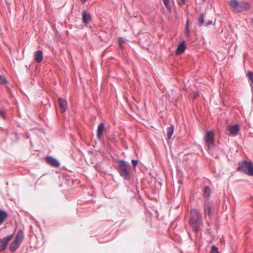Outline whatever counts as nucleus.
<instances>
[{
    "mask_svg": "<svg viewBox=\"0 0 253 253\" xmlns=\"http://www.w3.org/2000/svg\"><path fill=\"white\" fill-rule=\"evenodd\" d=\"M185 44L184 42H182L178 44L176 49V54H180L183 53L185 50Z\"/></svg>",
    "mask_w": 253,
    "mask_h": 253,
    "instance_id": "14",
    "label": "nucleus"
},
{
    "mask_svg": "<svg viewBox=\"0 0 253 253\" xmlns=\"http://www.w3.org/2000/svg\"><path fill=\"white\" fill-rule=\"evenodd\" d=\"M204 209L206 214L210 215L211 213V204L209 202H206Z\"/></svg>",
    "mask_w": 253,
    "mask_h": 253,
    "instance_id": "17",
    "label": "nucleus"
},
{
    "mask_svg": "<svg viewBox=\"0 0 253 253\" xmlns=\"http://www.w3.org/2000/svg\"><path fill=\"white\" fill-rule=\"evenodd\" d=\"M174 127L173 126H170L167 128V136L168 139H170L173 133Z\"/></svg>",
    "mask_w": 253,
    "mask_h": 253,
    "instance_id": "18",
    "label": "nucleus"
},
{
    "mask_svg": "<svg viewBox=\"0 0 253 253\" xmlns=\"http://www.w3.org/2000/svg\"><path fill=\"white\" fill-rule=\"evenodd\" d=\"M247 76L249 77L250 81L253 84V72L251 71H248L247 73Z\"/></svg>",
    "mask_w": 253,
    "mask_h": 253,
    "instance_id": "22",
    "label": "nucleus"
},
{
    "mask_svg": "<svg viewBox=\"0 0 253 253\" xmlns=\"http://www.w3.org/2000/svg\"><path fill=\"white\" fill-rule=\"evenodd\" d=\"M128 168V165L126 161L121 160L118 162V171L125 179L128 178L129 175Z\"/></svg>",
    "mask_w": 253,
    "mask_h": 253,
    "instance_id": "4",
    "label": "nucleus"
},
{
    "mask_svg": "<svg viewBox=\"0 0 253 253\" xmlns=\"http://www.w3.org/2000/svg\"><path fill=\"white\" fill-rule=\"evenodd\" d=\"M238 170L253 176V164L251 162L242 161L239 163Z\"/></svg>",
    "mask_w": 253,
    "mask_h": 253,
    "instance_id": "2",
    "label": "nucleus"
},
{
    "mask_svg": "<svg viewBox=\"0 0 253 253\" xmlns=\"http://www.w3.org/2000/svg\"><path fill=\"white\" fill-rule=\"evenodd\" d=\"M185 33L186 36L187 37H188L190 35L189 29V27H188V20L187 21V24H186V26L185 27Z\"/></svg>",
    "mask_w": 253,
    "mask_h": 253,
    "instance_id": "23",
    "label": "nucleus"
},
{
    "mask_svg": "<svg viewBox=\"0 0 253 253\" xmlns=\"http://www.w3.org/2000/svg\"><path fill=\"white\" fill-rule=\"evenodd\" d=\"M84 3L87 0H81Z\"/></svg>",
    "mask_w": 253,
    "mask_h": 253,
    "instance_id": "29",
    "label": "nucleus"
},
{
    "mask_svg": "<svg viewBox=\"0 0 253 253\" xmlns=\"http://www.w3.org/2000/svg\"><path fill=\"white\" fill-rule=\"evenodd\" d=\"M58 103L61 109V111L62 112H64L66 111L67 108V101L62 98H58Z\"/></svg>",
    "mask_w": 253,
    "mask_h": 253,
    "instance_id": "11",
    "label": "nucleus"
},
{
    "mask_svg": "<svg viewBox=\"0 0 253 253\" xmlns=\"http://www.w3.org/2000/svg\"><path fill=\"white\" fill-rule=\"evenodd\" d=\"M211 253H218L217 248L214 245L212 246Z\"/></svg>",
    "mask_w": 253,
    "mask_h": 253,
    "instance_id": "24",
    "label": "nucleus"
},
{
    "mask_svg": "<svg viewBox=\"0 0 253 253\" xmlns=\"http://www.w3.org/2000/svg\"><path fill=\"white\" fill-rule=\"evenodd\" d=\"M13 238V235L11 234L0 240V251H3L6 248L9 242Z\"/></svg>",
    "mask_w": 253,
    "mask_h": 253,
    "instance_id": "5",
    "label": "nucleus"
},
{
    "mask_svg": "<svg viewBox=\"0 0 253 253\" xmlns=\"http://www.w3.org/2000/svg\"><path fill=\"white\" fill-rule=\"evenodd\" d=\"M229 4L232 10L235 12L247 11L250 8V4L245 1H238L236 0H232L229 1Z\"/></svg>",
    "mask_w": 253,
    "mask_h": 253,
    "instance_id": "1",
    "label": "nucleus"
},
{
    "mask_svg": "<svg viewBox=\"0 0 253 253\" xmlns=\"http://www.w3.org/2000/svg\"><path fill=\"white\" fill-rule=\"evenodd\" d=\"M105 129V126L103 123H100L99 124L97 130V137L98 138H100L103 132Z\"/></svg>",
    "mask_w": 253,
    "mask_h": 253,
    "instance_id": "13",
    "label": "nucleus"
},
{
    "mask_svg": "<svg viewBox=\"0 0 253 253\" xmlns=\"http://www.w3.org/2000/svg\"><path fill=\"white\" fill-rule=\"evenodd\" d=\"M252 22H253V19H252Z\"/></svg>",
    "mask_w": 253,
    "mask_h": 253,
    "instance_id": "30",
    "label": "nucleus"
},
{
    "mask_svg": "<svg viewBox=\"0 0 253 253\" xmlns=\"http://www.w3.org/2000/svg\"><path fill=\"white\" fill-rule=\"evenodd\" d=\"M7 217V212L0 209V224H1L4 222Z\"/></svg>",
    "mask_w": 253,
    "mask_h": 253,
    "instance_id": "15",
    "label": "nucleus"
},
{
    "mask_svg": "<svg viewBox=\"0 0 253 253\" xmlns=\"http://www.w3.org/2000/svg\"><path fill=\"white\" fill-rule=\"evenodd\" d=\"M210 192H211V189L210 187H207V186L205 187L204 192H205V195H206L207 197H209L210 194Z\"/></svg>",
    "mask_w": 253,
    "mask_h": 253,
    "instance_id": "21",
    "label": "nucleus"
},
{
    "mask_svg": "<svg viewBox=\"0 0 253 253\" xmlns=\"http://www.w3.org/2000/svg\"><path fill=\"white\" fill-rule=\"evenodd\" d=\"M82 15L83 21L85 24H87L91 21V16L89 13L86 12L85 10L82 11Z\"/></svg>",
    "mask_w": 253,
    "mask_h": 253,
    "instance_id": "10",
    "label": "nucleus"
},
{
    "mask_svg": "<svg viewBox=\"0 0 253 253\" xmlns=\"http://www.w3.org/2000/svg\"><path fill=\"white\" fill-rule=\"evenodd\" d=\"M23 239V233L22 231H18L14 241L9 246V250L12 252L15 251L19 247Z\"/></svg>",
    "mask_w": 253,
    "mask_h": 253,
    "instance_id": "3",
    "label": "nucleus"
},
{
    "mask_svg": "<svg viewBox=\"0 0 253 253\" xmlns=\"http://www.w3.org/2000/svg\"><path fill=\"white\" fill-rule=\"evenodd\" d=\"M137 163H138V162L136 160H132V164L133 168H135L136 166Z\"/></svg>",
    "mask_w": 253,
    "mask_h": 253,
    "instance_id": "26",
    "label": "nucleus"
},
{
    "mask_svg": "<svg viewBox=\"0 0 253 253\" xmlns=\"http://www.w3.org/2000/svg\"><path fill=\"white\" fill-rule=\"evenodd\" d=\"M0 115L4 119L5 118V112L4 111L0 110Z\"/></svg>",
    "mask_w": 253,
    "mask_h": 253,
    "instance_id": "27",
    "label": "nucleus"
},
{
    "mask_svg": "<svg viewBox=\"0 0 253 253\" xmlns=\"http://www.w3.org/2000/svg\"><path fill=\"white\" fill-rule=\"evenodd\" d=\"M0 84L2 85H6L7 81L6 80L4 77L0 75Z\"/></svg>",
    "mask_w": 253,
    "mask_h": 253,
    "instance_id": "19",
    "label": "nucleus"
},
{
    "mask_svg": "<svg viewBox=\"0 0 253 253\" xmlns=\"http://www.w3.org/2000/svg\"><path fill=\"white\" fill-rule=\"evenodd\" d=\"M35 60L36 62L40 63L42 62L43 59V53L41 50H39L34 52Z\"/></svg>",
    "mask_w": 253,
    "mask_h": 253,
    "instance_id": "12",
    "label": "nucleus"
},
{
    "mask_svg": "<svg viewBox=\"0 0 253 253\" xmlns=\"http://www.w3.org/2000/svg\"><path fill=\"white\" fill-rule=\"evenodd\" d=\"M164 4L165 5L166 7L168 9L169 11H170L171 7L169 5V0H163Z\"/></svg>",
    "mask_w": 253,
    "mask_h": 253,
    "instance_id": "20",
    "label": "nucleus"
},
{
    "mask_svg": "<svg viewBox=\"0 0 253 253\" xmlns=\"http://www.w3.org/2000/svg\"><path fill=\"white\" fill-rule=\"evenodd\" d=\"M205 140L209 147L214 144V133L212 131H207L205 136Z\"/></svg>",
    "mask_w": 253,
    "mask_h": 253,
    "instance_id": "7",
    "label": "nucleus"
},
{
    "mask_svg": "<svg viewBox=\"0 0 253 253\" xmlns=\"http://www.w3.org/2000/svg\"><path fill=\"white\" fill-rule=\"evenodd\" d=\"M199 22L200 23V25L201 26L204 23V16L203 14L201 15L199 18Z\"/></svg>",
    "mask_w": 253,
    "mask_h": 253,
    "instance_id": "25",
    "label": "nucleus"
},
{
    "mask_svg": "<svg viewBox=\"0 0 253 253\" xmlns=\"http://www.w3.org/2000/svg\"><path fill=\"white\" fill-rule=\"evenodd\" d=\"M185 1V0H180V1H179V3L181 5H183V4H184Z\"/></svg>",
    "mask_w": 253,
    "mask_h": 253,
    "instance_id": "28",
    "label": "nucleus"
},
{
    "mask_svg": "<svg viewBox=\"0 0 253 253\" xmlns=\"http://www.w3.org/2000/svg\"><path fill=\"white\" fill-rule=\"evenodd\" d=\"M201 218L200 213L197 210L193 209L191 211L190 222H200Z\"/></svg>",
    "mask_w": 253,
    "mask_h": 253,
    "instance_id": "6",
    "label": "nucleus"
},
{
    "mask_svg": "<svg viewBox=\"0 0 253 253\" xmlns=\"http://www.w3.org/2000/svg\"><path fill=\"white\" fill-rule=\"evenodd\" d=\"M45 161L47 163L54 167H58L59 166V163L58 161L51 157H46L45 158Z\"/></svg>",
    "mask_w": 253,
    "mask_h": 253,
    "instance_id": "9",
    "label": "nucleus"
},
{
    "mask_svg": "<svg viewBox=\"0 0 253 253\" xmlns=\"http://www.w3.org/2000/svg\"><path fill=\"white\" fill-rule=\"evenodd\" d=\"M228 130L231 135L236 136L238 134L239 127L237 125L229 126H228Z\"/></svg>",
    "mask_w": 253,
    "mask_h": 253,
    "instance_id": "8",
    "label": "nucleus"
},
{
    "mask_svg": "<svg viewBox=\"0 0 253 253\" xmlns=\"http://www.w3.org/2000/svg\"><path fill=\"white\" fill-rule=\"evenodd\" d=\"M202 224V221L200 222H191L192 229L195 232H197L200 228V225Z\"/></svg>",
    "mask_w": 253,
    "mask_h": 253,
    "instance_id": "16",
    "label": "nucleus"
}]
</instances>
